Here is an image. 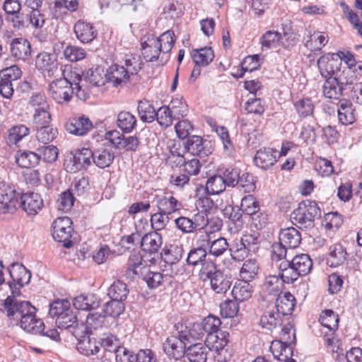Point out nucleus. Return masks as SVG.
Returning <instances> with one entry per match:
<instances>
[{
	"label": "nucleus",
	"instance_id": "bb28decb",
	"mask_svg": "<svg viewBox=\"0 0 362 362\" xmlns=\"http://www.w3.org/2000/svg\"><path fill=\"white\" fill-rule=\"evenodd\" d=\"M11 55L18 60L25 61L31 56V45L30 42L23 37L12 40L10 45Z\"/></svg>",
	"mask_w": 362,
	"mask_h": 362
},
{
	"label": "nucleus",
	"instance_id": "ddd939ff",
	"mask_svg": "<svg viewBox=\"0 0 362 362\" xmlns=\"http://www.w3.org/2000/svg\"><path fill=\"white\" fill-rule=\"evenodd\" d=\"M174 327L177 332V335L175 336L186 346L193 341L202 339V335H200L199 332L200 329L197 322H177Z\"/></svg>",
	"mask_w": 362,
	"mask_h": 362
},
{
	"label": "nucleus",
	"instance_id": "7c9ffc66",
	"mask_svg": "<svg viewBox=\"0 0 362 362\" xmlns=\"http://www.w3.org/2000/svg\"><path fill=\"white\" fill-rule=\"evenodd\" d=\"M346 259V250L341 244H334L329 247L327 264L330 267H337L342 265Z\"/></svg>",
	"mask_w": 362,
	"mask_h": 362
},
{
	"label": "nucleus",
	"instance_id": "f8f14e48",
	"mask_svg": "<svg viewBox=\"0 0 362 362\" xmlns=\"http://www.w3.org/2000/svg\"><path fill=\"white\" fill-rule=\"evenodd\" d=\"M334 54H328L321 56L317 62L318 71L322 78L326 79L333 78L339 76L341 63L338 59H334Z\"/></svg>",
	"mask_w": 362,
	"mask_h": 362
},
{
	"label": "nucleus",
	"instance_id": "bf43d9fd",
	"mask_svg": "<svg viewBox=\"0 0 362 362\" xmlns=\"http://www.w3.org/2000/svg\"><path fill=\"white\" fill-rule=\"evenodd\" d=\"M35 129L37 131V139L44 144H48L52 142L58 134L57 129L51 125L42 126Z\"/></svg>",
	"mask_w": 362,
	"mask_h": 362
},
{
	"label": "nucleus",
	"instance_id": "4d7b16f0",
	"mask_svg": "<svg viewBox=\"0 0 362 362\" xmlns=\"http://www.w3.org/2000/svg\"><path fill=\"white\" fill-rule=\"evenodd\" d=\"M340 74L339 79L342 83H348L349 86L353 85L362 78V61H359V64L351 70H342Z\"/></svg>",
	"mask_w": 362,
	"mask_h": 362
},
{
	"label": "nucleus",
	"instance_id": "f3484780",
	"mask_svg": "<svg viewBox=\"0 0 362 362\" xmlns=\"http://www.w3.org/2000/svg\"><path fill=\"white\" fill-rule=\"evenodd\" d=\"M66 130L76 136H84L93 129V123L90 119L84 115L79 117L70 118L65 123Z\"/></svg>",
	"mask_w": 362,
	"mask_h": 362
},
{
	"label": "nucleus",
	"instance_id": "774afa93",
	"mask_svg": "<svg viewBox=\"0 0 362 362\" xmlns=\"http://www.w3.org/2000/svg\"><path fill=\"white\" fill-rule=\"evenodd\" d=\"M37 156L40 157V160L42 159L46 163H52L57 159L59 151L57 146L53 145L45 144L42 146L37 148Z\"/></svg>",
	"mask_w": 362,
	"mask_h": 362
},
{
	"label": "nucleus",
	"instance_id": "c85d7f7f",
	"mask_svg": "<svg viewBox=\"0 0 362 362\" xmlns=\"http://www.w3.org/2000/svg\"><path fill=\"white\" fill-rule=\"evenodd\" d=\"M233 281L231 274L220 271L210 281L211 288L216 293H226L230 288Z\"/></svg>",
	"mask_w": 362,
	"mask_h": 362
},
{
	"label": "nucleus",
	"instance_id": "a211bd4d",
	"mask_svg": "<svg viewBox=\"0 0 362 362\" xmlns=\"http://www.w3.org/2000/svg\"><path fill=\"white\" fill-rule=\"evenodd\" d=\"M74 32L76 38L83 44L91 42L98 35L93 25L83 20H78L75 23Z\"/></svg>",
	"mask_w": 362,
	"mask_h": 362
},
{
	"label": "nucleus",
	"instance_id": "473e14b6",
	"mask_svg": "<svg viewBox=\"0 0 362 362\" xmlns=\"http://www.w3.org/2000/svg\"><path fill=\"white\" fill-rule=\"evenodd\" d=\"M200 329L199 332L202 339L206 335L209 337L211 334H215L221 330V321L219 317L213 315H209L204 317L202 322H197Z\"/></svg>",
	"mask_w": 362,
	"mask_h": 362
},
{
	"label": "nucleus",
	"instance_id": "393cba45",
	"mask_svg": "<svg viewBox=\"0 0 362 362\" xmlns=\"http://www.w3.org/2000/svg\"><path fill=\"white\" fill-rule=\"evenodd\" d=\"M141 250L149 255L158 253L163 244V238L157 231H151L144 235L140 241Z\"/></svg>",
	"mask_w": 362,
	"mask_h": 362
},
{
	"label": "nucleus",
	"instance_id": "5fc2aeb1",
	"mask_svg": "<svg viewBox=\"0 0 362 362\" xmlns=\"http://www.w3.org/2000/svg\"><path fill=\"white\" fill-rule=\"evenodd\" d=\"M153 40L158 41V47L161 52L168 53L173 47L175 43V36L173 30H168L163 33L159 37L151 35Z\"/></svg>",
	"mask_w": 362,
	"mask_h": 362
},
{
	"label": "nucleus",
	"instance_id": "c756f323",
	"mask_svg": "<svg viewBox=\"0 0 362 362\" xmlns=\"http://www.w3.org/2000/svg\"><path fill=\"white\" fill-rule=\"evenodd\" d=\"M100 304V300L93 293L81 294L73 300V305L76 310L90 311L97 309Z\"/></svg>",
	"mask_w": 362,
	"mask_h": 362
},
{
	"label": "nucleus",
	"instance_id": "864d4df0",
	"mask_svg": "<svg viewBox=\"0 0 362 362\" xmlns=\"http://www.w3.org/2000/svg\"><path fill=\"white\" fill-rule=\"evenodd\" d=\"M207 252L205 246H203V242L197 247L190 250L187 255V262L189 265H200L206 260Z\"/></svg>",
	"mask_w": 362,
	"mask_h": 362
},
{
	"label": "nucleus",
	"instance_id": "dca6fc26",
	"mask_svg": "<svg viewBox=\"0 0 362 362\" xmlns=\"http://www.w3.org/2000/svg\"><path fill=\"white\" fill-rule=\"evenodd\" d=\"M279 152L273 148L262 147L256 151L254 163L256 166L263 170L269 169L276 162Z\"/></svg>",
	"mask_w": 362,
	"mask_h": 362
},
{
	"label": "nucleus",
	"instance_id": "6ab92c4d",
	"mask_svg": "<svg viewBox=\"0 0 362 362\" xmlns=\"http://www.w3.org/2000/svg\"><path fill=\"white\" fill-rule=\"evenodd\" d=\"M187 346L182 344L175 335L167 338L163 344V349L170 358L178 361L185 356Z\"/></svg>",
	"mask_w": 362,
	"mask_h": 362
},
{
	"label": "nucleus",
	"instance_id": "4c0bfd02",
	"mask_svg": "<svg viewBox=\"0 0 362 362\" xmlns=\"http://www.w3.org/2000/svg\"><path fill=\"white\" fill-rule=\"evenodd\" d=\"M56 323L59 329H74L73 332L74 335L78 334L77 329H79V325L76 315L71 309L66 310V311L61 316H58L56 320Z\"/></svg>",
	"mask_w": 362,
	"mask_h": 362
},
{
	"label": "nucleus",
	"instance_id": "20e7f679",
	"mask_svg": "<svg viewBox=\"0 0 362 362\" xmlns=\"http://www.w3.org/2000/svg\"><path fill=\"white\" fill-rule=\"evenodd\" d=\"M260 243L259 233L244 234L240 239H235L229 247L230 256L235 261H243L248 255L259 250Z\"/></svg>",
	"mask_w": 362,
	"mask_h": 362
},
{
	"label": "nucleus",
	"instance_id": "cd10ccee",
	"mask_svg": "<svg viewBox=\"0 0 362 362\" xmlns=\"http://www.w3.org/2000/svg\"><path fill=\"white\" fill-rule=\"evenodd\" d=\"M296 305V298L290 292H281L275 302L278 313L281 316L291 315Z\"/></svg>",
	"mask_w": 362,
	"mask_h": 362
},
{
	"label": "nucleus",
	"instance_id": "603ef678",
	"mask_svg": "<svg viewBox=\"0 0 362 362\" xmlns=\"http://www.w3.org/2000/svg\"><path fill=\"white\" fill-rule=\"evenodd\" d=\"M226 187L222 175H215L208 178L205 191L207 194H219L226 189Z\"/></svg>",
	"mask_w": 362,
	"mask_h": 362
},
{
	"label": "nucleus",
	"instance_id": "9d476101",
	"mask_svg": "<svg viewBox=\"0 0 362 362\" xmlns=\"http://www.w3.org/2000/svg\"><path fill=\"white\" fill-rule=\"evenodd\" d=\"M183 146L186 152L200 158H206L214 151L211 141L197 135L188 136L183 141Z\"/></svg>",
	"mask_w": 362,
	"mask_h": 362
},
{
	"label": "nucleus",
	"instance_id": "de8ad7c7",
	"mask_svg": "<svg viewBox=\"0 0 362 362\" xmlns=\"http://www.w3.org/2000/svg\"><path fill=\"white\" fill-rule=\"evenodd\" d=\"M137 112L140 119L145 123H151L156 119V112L153 105L147 100H141L138 103Z\"/></svg>",
	"mask_w": 362,
	"mask_h": 362
},
{
	"label": "nucleus",
	"instance_id": "2eb2a0df",
	"mask_svg": "<svg viewBox=\"0 0 362 362\" xmlns=\"http://www.w3.org/2000/svg\"><path fill=\"white\" fill-rule=\"evenodd\" d=\"M229 342V332L221 329L215 334H211L209 337H205V345L209 349L215 351L218 353L215 357L218 362H225L219 358L221 356L220 351H223L224 348Z\"/></svg>",
	"mask_w": 362,
	"mask_h": 362
},
{
	"label": "nucleus",
	"instance_id": "412c9836",
	"mask_svg": "<svg viewBox=\"0 0 362 362\" xmlns=\"http://www.w3.org/2000/svg\"><path fill=\"white\" fill-rule=\"evenodd\" d=\"M338 118L344 125L352 124L356 120L357 113L352 102L348 99H340L337 104Z\"/></svg>",
	"mask_w": 362,
	"mask_h": 362
},
{
	"label": "nucleus",
	"instance_id": "13d9d810",
	"mask_svg": "<svg viewBox=\"0 0 362 362\" xmlns=\"http://www.w3.org/2000/svg\"><path fill=\"white\" fill-rule=\"evenodd\" d=\"M125 310L124 302L116 299H110L104 306V316H109L114 318L119 317Z\"/></svg>",
	"mask_w": 362,
	"mask_h": 362
},
{
	"label": "nucleus",
	"instance_id": "e2e57ef3",
	"mask_svg": "<svg viewBox=\"0 0 362 362\" xmlns=\"http://www.w3.org/2000/svg\"><path fill=\"white\" fill-rule=\"evenodd\" d=\"M308 37L309 40L306 41L305 46L311 49H320L328 42V36L325 33L314 32L311 34L309 32Z\"/></svg>",
	"mask_w": 362,
	"mask_h": 362
},
{
	"label": "nucleus",
	"instance_id": "37998d69",
	"mask_svg": "<svg viewBox=\"0 0 362 362\" xmlns=\"http://www.w3.org/2000/svg\"><path fill=\"white\" fill-rule=\"evenodd\" d=\"M136 118L128 111H121L117 115V126L124 134L131 133L136 125Z\"/></svg>",
	"mask_w": 362,
	"mask_h": 362
},
{
	"label": "nucleus",
	"instance_id": "c9c22d12",
	"mask_svg": "<svg viewBox=\"0 0 362 362\" xmlns=\"http://www.w3.org/2000/svg\"><path fill=\"white\" fill-rule=\"evenodd\" d=\"M207 349L205 343H195L187 348L185 356L190 362H206L208 355Z\"/></svg>",
	"mask_w": 362,
	"mask_h": 362
},
{
	"label": "nucleus",
	"instance_id": "6e6d98bb",
	"mask_svg": "<svg viewBox=\"0 0 362 362\" xmlns=\"http://www.w3.org/2000/svg\"><path fill=\"white\" fill-rule=\"evenodd\" d=\"M170 108L174 114V117L179 119L183 118L188 114V106L182 97L176 95L173 97L170 103Z\"/></svg>",
	"mask_w": 362,
	"mask_h": 362
},
{
	"label": "nucleus",
	"instance_id": "f704fd0d",
	"mask_svg": "<svg viewBox=\"0 0 362 362\" xmlns=\"http://www.w3.org/2000/svg\"><path fill=\"white\" fill-rule=\"evenodd\" d=\"M281 339L282 341H276V344L281 349V351L286 352V349H288L289 351H291V344H296V338L295 329L291 323L288 322L282 327Z\"/></svg>",
	"mask_w": 362,
	"mask_h": 362
},
{
	"label": "nucleus",
	"instance_id": "3c124183",
	"mask_svg": "<svg viewBox=\"0 0 362 362\" xmlns=\"http://www.w3.org/2000/svg\"><path fill=\"white\" fill-rule=\"evenodd\" d=\"M282 38L281 33L275 30H268L259 39L262 52L268 51L275 47Z\"/></svg>",
	"mask_w": 362,
	"mask_h": 362
},
{
	"label": "nucleus",
	"instance_id": "338daca9",
	"mask_svg": "<svg viewBox=\"0 0 362 362\" xmlns=\"http://www.w3.org/2000/svg\"><path fill=\"white\" fill-rule=\"evenodd\" d=\"M29 134V128L23 124L13 127L8 131L7 142L9 145H16L23 137Z\"/></svg>",
	"mask_w": 362,
	"mask_h": 362
},
{
	"label": "nucleus",
	"instance_id": "a878e982",
	"mask_svg": "<svg viewBox=\"0 0 362 362\" xmlns=\"http://www.w3.org/2000/svg\"><path fill=\"white\" fill-rule=\"evenodd\" d=\"M129 77L130 75L125 69L124 66L115 64L106 70L107 81L112 83L115 87L126 84L129 81Z\"/></svg>",
	"mask_w": 362,
	"mask_h": 362
},
{
	"label": "nucleus",
	"instance_id": "0eeeda50",
	"mask_svg": "<svg viewBox=\"0 0 362 362\" xmlns=\"http://www.w3.org/2000/svg\"><path fill=\"white\" fill-rule=\"evenodd\" d=\"M48 93L56 103H67L74 94L73 81L66 78L56 79L49 83Z\"/></svg>",
	"mask_w": 362,
	"mask_h": 362
},
{
	"label": "nucleus",
	"instance_id": "b1692460",
	"mask_svg": "<svg viewBox=\"0 0 362 362\" xmlns=\"http://www.w3.org/2000/svg\"><path fill=\"white\" fill-rule=\"evenodd\" d=\"M158 211L171 215L178 211L182 207V203L173 195L165 193L164 195L155 197Z\"/></svg>",
	"mask_w": 362,
	"mask_h": 362
},
{
	"label": "nucleus",
	"instance_id": "2f4dec72",
	"mask_svg": "<svg viewBox=\"0 0 362 362\" xmlns=\"http://www.w3.org/2000/svg\"><path fill=\"white\" fill-rule=\"evenodd\" d=\"M279 240L288 249H294L298 247L302 238L300 232L296 228L290 227L281 230Z\"/></svg>",
	"mask_w": 362,
	"mask_h": 362
},
{
	"label": "nucleus",
	"instance_id": "6e6552de",
	"mask_svg": "<svg viewBox=\"0 0 362 362\" xmlns=\"http://www.w3.org/2000/svg\"><path fill=\"white\" fill-rule=\"evenodd\" d=\"M175 226L183 234H190L203 228L208 224L206 215L203 212L194 214L191 218L180 216L175 219Z\"/></svg>",
	"mask_w": 362,
	"mask_h": 362
},
{
	"label": "nucleus",
	"instance_id": "f03ea898",
	"mask_svg": "<svg viewBox=\"0 0 362 362\" xmlns=\"http://www.w3.org/2000/svg\"><path fill=\"white\" fill-rule=\"evenodd\" d=\"M14 296H8L1 303L0 312L19 323L21 327L35 334L42 332L45 324L35 316L36 308L29 301L18 300Z\"/></svg>",
	"mask_w": 362,
	"mask_h": 362
},
{
	"label": "nucleus",
	"instance_id": "a18cd8bd",
	"mask_svg": "<svg viewBox=\"0 0 362 362\" xmlns=\"http://www.w3.org/2000/svg\"><path fill=\"white\" fill-rule=\"evenodd\" d=\"M299 276H305L312 269L313 261L308 254H300L295 256L291 261Z\"/></svg>",
	"mask_w": 362,
	"mask_h": 362
},
{
	"label": "nucleus",
	"instance_id": "f257e3e1",
	"mask_svg": "<svg viewBox=\"0 0 362 362\" xmlns=\"http://www.w3.org/2000/svg\"><path fill=\"white\" fill-rule=\"evenodd\" d=\"M0 214H14L17 209L24 211L28 216L37 215L44 206L41 194L35 192L23 193L14 185L0 182Z\"/></svg>",
	"mask_w": 362,
	"mask_h": 362
},
{
	"label": "nucleus",
	"instance_id": "9b49d317",
	"mask_svg": "<svg viewBox=\"0 0 362 362\" xmlns=\"http://www.w3.org/2000/svg\"><path fill=\"white\" fill-rule=\"evenodd\" d=\"M35 66L45 77H57L62 72V66H59L55 57L47 52L37 54Z\"/></svg>",
	"mask_w": 362,
	"mask_h": 362
},
{
	"label": "nucleus",
	"instance_id": "1a4fd4ad",
	"mask_svg": "<svg viewBox=\"0 0 362 362\" xmlns=\"http://www.w3.org/2000/svg\"><path fill=\"white\" fill-rule=\"evenodd\" d=\"M72 221L67 216L59 217L54 221L52 227L53 238L59 243H63L64 247L70 248L73 245L71 240L72 232Z\"/></svg>",
	"mask_w": 362,
	"mask_h": 362
},
{
	"label": "nucleus",
	"instance_id": "e433bc0d",
	"mask_svg": "<svg viewBox=\"0 0 362 362\" xmlns=\"http://www.w3.org/2000/svg\"><path fill=\"white\" fill-rule=\"evenodd\" d=\"M16 163L23 168H31L39 164L40 157L37 153L30 151L19 150L16 152Z\"/></svg>",
	"mask_w": 362,
	"mask_h": 362
},
{
	"label": "nucleus",
	"instance_id": "69168bd1",
	"mask_svg": "<svg viewBox=\"0 0 362 362\" xmlns=\"http://www.w3.org/2000/svg\"><path fill=\"white\" fill-rule=\"evenodd\" d=\"M257 177L250 173L240 174L238 187L244 192L250 193L256 188Z\"/></svg>",
	"mask_w": 362,
	"mask_h": 362
},
{
	"label": "nucleus",
	"instance_id": "7ed1b4c3",
	"mask_svg": "<svg viewBox=\"0 0 362 362\" xmlns=\"http://www.w3.org/2000/svg\"><path fill=\"white\" fill-rule=\"evenodd\" d=\"M321 217V210L315 201L306 199L300 202L291 214V222L302 230L311 229L315 220Z\"/></svg>",
	"mask_w": 362,
	"mask_h": 362
},
{
	"label": "nucleus",
	"instance_id": "58836bf2",
	"mask_svg": "<svg viewBox=\"0 0 362 362\" xmlns=\"http://www.w3.org/2000/svg\"><path fill=\"white\" fill-rule=\"evenodd\" d=\"M249 282L241 279L235 283L231 291L234 299L243 302L251 298L253 288Z\"/></svg>",
	"mask_w": 362,
	"mask_h": 362
},
{
	"label": "nucleus",
	"instance_id": "4be33fe9",
	"mask_svg": "<svg viewBox=\"0 0 362 362\" xmlns=\"http://www.w3.org/2000/svg\"><path fill=\"white\" fill-rule=\"evenodd\" d=\"M199 241L203 242V246L209 247V254L214 257H218L222 255L228 248V244L224 238H219L216 240H211L210 235L205 233L201 235Z\"/></svg>",
	"mask_w": 362,
	"mask_h": 362
},
{
	"label": "nucleus",
	"instance_id": "c03bdc74",
	"mask_svg": "<svg viewBox=\"0 0 362 362\" xmlns=\"http://www.w3.org/2000/svg\"><path fill=\"white\" fill-rule=\"evenodd\" d=\"M278 276L281 278L283 283L293 284L300 276L294 267L291 265V261L281 262L279 265Z\"/></svg>",
	"mask_w": 362,
	"mask_h": 362
},
{
	"label": "nucleus",
	"instance_id": "39448f33",
	"mask_svg": "<svg viewBox=\"0 0 362 362\" xmlns=\"http://www.w3.org/2000/svg\"><path fill=\"white\" fill-rule=\"evenodd\" d=\"M7 20L13 28L21 30L30 25L35 28H41L45 22V16L40 11H30L23 8L16 13L8 16Z\"/></svg>",
	"mask_w": 362,
	"mask_h": 362
},
{
	"label": "nucleus",
	"instance_id": "0e129e2a",
	"mask_svg": "<svg viewBox=\"0 0 362 362\" xmlns=\"http://www.w3.org/2000/svg\"><path fill=\"white\" fill-rule=\"evenodd\" d=\"M240 207L245 216H251L260 210L259 202L252 195L245 196L240 203Z\"/></svg>",
	"mask_w": 362,
	"mask_h": 362
},
{
	"label": "nucleus",
	"instance_id": "72a5a7b5",
	"mask_svg": "<svg viewBox=\"0 0 362 362\" xmlns=\"http://www.w3.org/2000/svg\"><path fill=\"white\" fill-rule=\"evenodd\" d=\"M158 45V41L153 40L152 36L148 37L146 40L141 42L142 55L146 62H154L158 59L161 49H159Z\"/></svg>",
	"mask_w": 362,
	"mask_h": 362
},
{
	"label": "nucleus",
	"instance_id": "4468645a",
	"mask_svg": "<svg viewBox=\"0 0 362 362\" xmlns=\"http://www.w3.org/2000/svg\"><path fill=\"white\" fill-rule=\"evenodd\" d=\"M115 158V153L110 144L104 143L98 148H93V163L100 169L110 167L112 164Z\"/></svg>",
	"mask_w": 362,
	"mask_h": 362
},
{
	"label": "nucleus",
	"instance_id": "49530a36",
	"mask_svg": "<svg viewBox=\"0 0 362 362\" xmlns=\"http://www.w3.org/2000/svg\"><path fill=\"white\" fill-rule=\"evenodd\" d=\"M129 289L127 285L120 280L115 281L107 290V296L110 299H116L124 302L127 298Z\"/></svg>",
	"mask_w": 362,
	"mask_h": 362
},
{
	"label": "nucleus",
	"instance_id": "680f3d73",
	"mask_svg": "<svg viewBox=\"0 0 362 362\" xmlns=\"http://www.w3.org/2000/svg\"><path fill=\"white\" fill-rule=\"evenodd\" d=\"M144 269L141 277L147 284L148 288H156L158 287L163 279V274L159 272H152L148 267Z\"/></svg>",
	"mask_w": 362,
	"mask_h": 362
},
{
	"label": "nucleus",
	"instance_id": "09e8293b",
	"mask_svg": "<svg viewBox=\"0 0 362 362\" xmlns=\"http://www.w3.org/2000/svg\"><path fill=\"white\" fill-rule=\"evenodd\" d=\"M183 249L177 245H170L163 248L160 252L161 259L168 264H173L178 262L183 255Z\"/></svg>",
	"mask_w": 362,
	"mask_h": 362
},
{
	"label": "nucleus",
	"instance_id": "052dcab7",
	"mask_svg": "<svg viewBox=\"0 0 362 362\" xmlns=\"http://www.w3.org/2000/svg\"><path fill=\"white\" fill-rule=\"evenodd\" d=\"M320 322L322 326L329 330H335L338 328L339 317L332 310L327 309L322 312Z\"/></svg>",
	"mask_w": 362,
	"mask_h": 362
},
{
	"label": "nucleus",
	"instance_id": "a19ab883",
	"mask_svg": "<svg viewBox=\"0 0 362 362\" xmlns=\"http://www.w3.org/2000/svg\"><path fill=\"white\" fill-rule=\"evenodd\" d=\"M192 58L196 65L207 66L214 59V52L211 47H204L193 49L191 53Z\"/></svg>",
	"mask_w": 362,
	"mask_h": 362
},
{
	"label": "nucleus",
	"instance_id": "79ce46f5",
	"mask_svg": "<svg viewBox=\"0 0 362 362\" xmlns=\"http://www.w3.org/2000/svg\"><path fill=\"white\" fill-rule=\"evenodd\" d=\"M84 78L95 86H103L107 81L106 71L100 66H95L83 73Z\"/></svg>",
	"mask_w": 362,
	"mask_h": 362
},
{
	"label": "nucleus",
	"instance_id": "aec40b11",
	"mask_svg": "<svg viewBox=\"0 0 362 362\" xmlns=\"http://www.w3.org/2000/svg\"><path fill=\"white\" fill-rule=\"evenodd\" d=\"M93 158V149L82 148L76 150L72 157V167L71 171L76 172L87 169L92 163Z\"/></svg>",
	"mask_w": 362,
	"mask_h": 362
},
{
	"label": "nucleus",
	"instance_id": "8fccbe9b",
	"mask_svg": "<svg viewBox=\"0 0 362 362\" xmlns=\"http://www.w3.org/2000/svg\"><path fill=\"white\" fill-rule=\"evenodd\" d=\"M259 267L257 261L253 259L246 260L240 269L241 279L251 281L255 279L259 273Z\"/></svg>",
	"mask_w": 362,
	"mask_h": 362
},
{
	"label": "nucleus",
	"instance_id": "ea45409f",
	"mask_svg": "<svg viewBox=\"0 0 362 362\" xmlns=\"http://www.w3.org/2000/svg\"><path fill=\"white\" fill-rule=\"evenodd\" d=\"M78 351L87 356L100 354V348L98 341L95 338H91L89 335L82 336L77 344Z\"/></svg>",
	"mask_w": 362,
	"mask_h": 362
},
{
	"label": "nucleus",
	"instance_id": "5701e85b",
	"mask_svg": "<svg viewBox=\"0 0 362 362\" xmlns=\"http://www.w3.org/2000/svg\"><path fill=\"white\" fill-rule=\"evenodd\" d=\"M341 74L333 78L326 79L322 86L323 95L329 99H339L348 83H342L339 79Z\"/></svg>",
	"mask_w": 362,
	"mask_h": 362
},
{
	"label": "nucleus",
	"instance_id": "423d86ee",
	"mask_svg": "<svg viewBox=\"0 0 362 362\" xmlns=\"http://www.w3.org/2000/svg\"><path fill=\"white\" fill-rule=\"evenodd\" d=\"M12 281L8 282L11 291L10 296H14L16 299L22 295L21 289L28 284L31 279L30 272L22 264L13 263L8 268Z\"/></svg>",
	"mask_w": 362,
	"mask_h": 362
}]
</instances>
